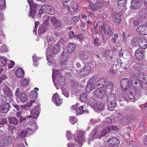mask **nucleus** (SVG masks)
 Listing matches in <instances>:
<instances>
[{"label":"nucleus","instance_id":"obj_1","mask_svg":"<svg viewBox=\"0 0 147 147\" xmlns=\"http://www.w3.org/2000/svg\"><path fill=\"white\" fill-rule=\"evenodd\" d=\"M61 49V45L56 44L53 47H48L46 54L48 61L49 62V58L51 56L52 53L54 54H57L60 52Z\"/></svg>","mask_w":147,"mask_h":147},{"label":"nucleus","instance_id":"obj_2","mask_svg":"<svg viewBox=\"0 0 147 147\" xmlns=\"http://www.w3.org/2000/svg\"><path fill=\"white\" fill-rule=\"evenodd\" d=\"M107 108L109 110H114L113 109L115 107L116 103L115 94L113 93H107Z\"/></svg>","mask_w":147,"mask_h":147},{"label":"nucleus","instance_id":"obj_3","mask_svg":"<svg viewBox=\"0 0 147 147\" xmlns=\"http://www.w3.org/2000/svg\"><path fill=\"white\" fill-rule=\"evenodd\" d=\"M120 85L123 91V95L125 94H127V91L129 92L131 87V84L129 80L126 78H123L121 80Z\"/></svg>","mask_w":147,"mask_h":147},{"label":"nucleus","instance_id":"obj_4","mask_svg":"<svg viewBox=\"0 0 147 147\" xmlns=\"http://www.w3.org/2000/svg\"><path fill=\"white\" fill-rule=\"evenodd\" d=\"M15 96L17 100H19L22 102H25L27 99V96L26 94L22 92L20 93V89L17 88L15 92Z\"/></svg>","mask_w":147,"mask_h":147},{"label":"nucleus","instance_id":"obj_5","mask_svg":"<svg viewBox=\"0 0 147 147\" xmlns=\"http://www.w3.org/2000/svg\"><path fill=\"white\" fill-rule=\"evenodd\" d=\"M97 79V77L94 76L90 79L86 88V91L87 92H89L95 88L94 84Z\"/></svg>","mask_w":147,"mask_h":147},{"label":"nucleus","instance_id":"obj_6","mask_svg":"<svg viewBox=\"0 0 147 147\" xmlns=\"http://www.w3.org/2000/svg\"><path fill=\"white\" fill-rule=\"evenodd\" d=\"M85 136V132L84 131H79L77 135V138L75 139V140L80 145V147L82 145V143Z\"/></svg>","mask_w":147,"mask_h":147},{"label":"nucleus","instance_id":"obj_7","mask_svg":"<svg viewBox=\"0 0 147 147\" xmlns=\"http://www.w3.org/2000/svg\"><path fill=\"white\" fill-rule=\"evenodd\" d=\"M127 93L129 92L127 91ZM127 94H125L124 95H123V92L121 94H119L118 95L119 98V101H123V100H125L126 101H127V97L125 96L127 95L128 96V98L130 99H132L134 98V94H133L132 92H130L129 94L127 95Z\"/></svg>","mask_w":147,"mask_h":147},{"label":"nucleus","instance_id":"obj_8","mask_svg":"<svg viewBox=\"0 0 147 147\" xmlns=\"http://www.w3.org/2000/svg\"><path fill=\"white\" fill-rule=\"evenodd\" d=\"M52 100L57 106H60L63 102V99L57 93H55L52 96Z\"/></svg>","mask_w":147,"mask_h":147},{"label":"nucleus","instance_id":"obj_9","mask_svg":"<svg viewBox=\"0 0 147 147\" xmlns=\"http://www.w3.org/2000/svg\"><path fill=\"white\" fill-rule=\"evenodd\" d=\"M91 70V67L88 65L86 66L82 69L78 71V74L80 76L87 75Z\"/></svg>","mask_w":147,"mask_h":147},{"label":"nucleus","instance_id":"obj_10","mask_svg":"<svg viewBox=\"0 0 147 147\" xmlns=\"http://www.w3.org/2000/svg\"><path fill=\"white\" fill-rule=\"evenodd\" d=\"M50 20L53 26L56 28H60L62 25L61 22L57 19L55 17H51Z\"/></svg>","mask_w":147,"mask_h":147},{"label":"nucleus","instance_id":"obj_11","mask_svg":"<svg viewBox=\"0 0 147 147\" xmlns=\"http://www.w3.org/2000/svg\"><path fill=\"white\" fill-rule=\"evenodd\" d=\"M144 50L141 48H138L136 51L135 53V56L138 60H142L144 57Z\"/></svg>","mask_w":147,"mask_h":147},{"label":"nucleus","instance_id":"obj_12","mask_svg":"<svg viewBox=\"0 0 147 147\" xmlns=\"http://www.w3.org/2000/svg\"><path fill=\"white\" fill-rule=\"evenodd\" d=\"M138 33L140 34L146 35L147 34V25H140L136 29Z\"/></svg>","mask_w":147,"mask_h":147},{"label":"nucleus","instance_id":"obj_13","mask_svg":"<svg viewBox=\"0 0 147 147\" xmlns=\"http://www.w3.org/2000/svg\"><path fill=\"white\" fill-rule=\"evenodd\" d=\"M105 90L102 88L96 89L94 92V94L98 98H102L105 95Z\"/></svg>","mask_w":147,"mask_h":147},{"label":"nucleus","instance_id":"obj_14","mask_svg":"<svg viewBox=\"0 0 147 147\" xmlns=\"http://www.w3.org/2000/svg\"><path fill=\"white\" fill-rule=\"evenodd\" d=\"M138 45L141 48L146 49L147 47V40L143 37L140 38Z\"/></svg>","mask_w":147,"mask_h":147},{"label":"nucleus","instance_id":"obj_15","mask_svg":"<svg viewBox=\"0 0 147 147\" xmlns=\"http://www.w3.org/2000/svg\"><path fill=\"white\" fill-rule=\"evenodd\" d=\"M12 141V138L10 136H7L2 140V143L5 146H8L10 144Z\"/></svg>","mask_w":147,"mask_h":147},{"label":"nucleus","instance_id":"obj_16","mask_svg":"<svg viewBox=\"0 0 147 147\" xmlns=\"http://www.w3.org/2000/svg\"><path fill=\"white\" fill-rule=\"evenodd\" d=\"M113 22L116 25H118L121 21V16L120 14L118 13H115L113 16Z\"/></svg>","mask_w":147,"mask_h":147},{"label":"nucleus","instance_id":"obj_17","mask_svg":"<svg viewBox=\"0 0 147 147\" xmlns=\"http://www.w3.org/2000/svg\"><path fill=\"white\" fill-rule=\"evenodd\" d=\"M56 76L57 77V83L61 86L64 85L65 81L64 78L62 76V75L58 73L57 74Z\"/></svg>","mask_w":147,"mask_h":147},{"label":"nucleus","instance_id":"obj_18","mask_svg":"<svg viewBox=\"0 0 147 147\" xmlns=\"http://www.w3.org/2000/svg\"><path fill=\"white\" fill-rule=\"evenodd\" d=\"M105 107V106L103 103L100 102H98L94 105L93 108L95 110H103L104 109H106Z\"/></svg>","mask_w":147,"mask_h":147},{"label":"nucleus","instance_id":"obj_19","mask_svg":"<svg viewBox=\"0 0 147 147\" xmlns=\"http://www.w3.org/2000/svg\"><path fill=\"white\" fill-rule=\"evenodd\" d=\"M46 12L49 14L52 15L55 12L52 6L47 4L44 5Z\"/></svg>","mask_w":147,"mask_h":147},{"label":"nucleus","instance_id":"obj_20","mask_svg":"<svg viewBox=\"0 0 147 147\" xmlns=\"http://www.w3.org/2000/svg\"><path fill=\"white\" fill-rule=\"evenodd\" d=\"M106 88V93L112 92V91L113 90L114 88V84L112 82L108 81L107 83Z\"/></svg>","mask_w":147,"mask_h":147},{"label":"nucleus","instance_id":"obj_21","mask_svg":"<svg viewBox=\"0 0 147 147\" xmlns=\"http://www.w3.org/2000/svg\"><path fill=\"white\" fill-rule=\"evenodd\" d=\"M1 98L2 101L5 103L9 104L11 103L12 101V96H3L2 94H0Z\"/></svg>","mask_w":147,"mask_h":147},{"label":"nucleus","instance_id":"obj_22","mask_svg":"<svg viewBox=\"0 0 147 147\" xmlns=\"http://www.w3.org/2000/svg\"><path fill=\"white\" fill-rule=\"evenodd\" d=\"M107 142L109 144H112V145L116 146H117L120 143L119 140L114 137L109 138Z\"/></svg>","mask_w":147,"mask_h":147},{"label":"nucleus","instance_id":"obj_23","mask_svg":"<svg viewBox=\"0 0 147 147\" xmlns=\"http://www.w3.org/2000/svg\"><path fill=\"white\" fill-rule=\"evenodd\" d=\"M3 91L4 93V95L3 96H13V93L10 89L8 87L5 86L3 89Z\"/></svg>","mask_w":147,"mask_h":147},{"label":"nucleus","instance_id":"obj_24","mask_svg":"<svg viewBox=\"0 0 147 147\" xmlns=\"http://www.w3.org/2000/svg\"><path fill=\"white\" fill-rule=\"evenodd\" d=\"M95 84L96 86L102 88L106 85L105 81L103 78H101L97 81L96 82Z\"/></svg>","mask_w":147,"mask_h":147},{"label":"nucleus","instance_id":"obj_25","mask_svg":"<svg viewBox=\"0 0 147 147\" xmlns=\"http://www.w3.org/2000/svg\"><path fill=\"white\" fill-rule=\"evenodd\" d=\"M76 48V45L72 43H69L67 47V50L69 53H72Z\"/></svg>","mask_w":147,"mask_h":147},{"label":"nucleus","instance_id":"obj_26","mask_svg":"<svg viewBox=\"0 0 147 147\" xmlns=\"http://www.w3.org/2000/svg\"><path fill=\"white\" fill-rule=\"evenodd\" d=\"M110 132V128H109L108 127H107L104 128L102 131L100 132V136L101 137H103L108 133Z\"/></svg>","mask_w":147,"mask_h":147},{"label":"nucleus","instance_id":"obj_27","mask_svg":"<svg viewBox=\"0 0 147 147\" xmlns=\"http://www.w3.org/2000/svg\"><path fill=\"white\" fill-rule=\"evenodd\" d=\"M38 128V126L36 123L34 122L33 123L32 125L29 126L28 127L27 126H25V129L29 131H34Z\"/></svg>","mask_w":147,"mask_h":147},{"label":"nucleus","instance_id":"obj_28","mask_svg":"<svg viewBox=\"0 0 147 147\" xmlns=\"http://www.w3.org/2000/svg\"><path fill=\"white\" fill-rule=\"evenodd\" d=\"M139 79L143 82L147 84V76L141 72L139 73L138 75Z\"/></svg>","mask_w":147,"mask_h":147},{"label":"nucleus","instance_id":"obj_29","mask_svg":"<svg viewBox=\"0 0 147 147\" xmlns=\"http://www.w3.org/2000/svg\"><path fill=\"white\" fill-rule=\"evenodd\" d=\"M46 41H47L49 44H51L52 43H54L57 40V37H54L53 35H51L46 38Z\"/></svg>","mask_w":147,"mask_h":147},{"label":"nucleus","instance_id":"obj_30","mask_svg":"<svg viewBox=\"0 0 147 147\" xmlns=\"http://www.w3.org/2000/svg\"><path fill=\"white\" fill-rule=\"evenodd\" d=\"M61 61L63 64H65L69 59L68 55L66 53L63 52L62 54Z\"/></svg>","mask_w":147,"mask_h":147},{"label":"nucleus","instance_id":"obj_31","mask_svg":"<svg viewBox=\"0 0 147 147\" xmlns=\"http://www.w3.org/2000/svg\"><path fill=\"white\" fill-rule=\"evenodd\" d=\"M16 74L18 78H22L24 75V71L22 68H19L16 70Z\"/></svg>","mask_w":147,"mask_h":147},{"label":"nucleus","instance_id":"obj_32","mask_svg":"<svg viewBox=\"0 0 147 147\" xmlns=\"http://www.w3.org/2000/svg\"><path fill=\"white\" fill-rule=\"evenodd\" d=\"M140 2L135 0H133L131 1V7L134 9L138 8L140 6Z\"/></svg>","mask_w":147,"mask_h":147},{"label":"nucleus","instance_id":"obj_33","mask_svg":"<svg viewBox=\"0 0 147 147\" xmlns=\"http://www.w3.org/2000/svg\"><path fill=\"white\" fill-rule=\"evenodd\" d=\"M8 120L9 123L14 125H17L19 123L18 119L15 117H9Z\"/></svg>","mask_w":147,"mask_h":147},{"label":"nucleus","instance_id":"obj_34","mask_svg":"<svg viewBox=\"0 0 147 147\" xmlns=\"http://www.w3.org/2000/svg\"><path fill=\"white\" fill-rule=\"evenodd\" d=\"M139 38L138 36H134L132 38L131 40V43L133 47H136L138 45L139 41Z\"/></svg>","mask_w":147,"mask_h":147},{"label":"nucleus","instance_id":"obj_35","mask_svg":"<svg viewBox=\"0 0 147 147\" xmlns=\"http://www.w3.org/2000/svg\"><path fill=\"white\" fill-rule=\"evenodd\" d=\"M103 5V4L102 3H100V1H98L93 4V7L94 10H95L100 9L102 7Z\"/></svg>","mask_w":147,"mask_h":147},{"label":"nucleus","instance_id":"obj_36","mask_svg":"<svg viewBox=\"0 0 147 147\" xmlns=\"http://www.w3.org/2000/svg\"><path fill=\"white\" fill-rule=\"evenodd\" d=\"M130 80L131 84H137L138 79L137 78L136 75L134 74L132 75L130 77Z\"/></svg>","mask_w":147,"mask_h":147},{"label":"nucleus","instance_id":"obj_37","mask_svg":"<svg viewBox=\"0 0 147 147\" xmlns=\"http://www.w3.org/2000/svg\"><path fill=\"white\" fill-rule=\"evenodd\" d=\"M31 115L27 117L28 118L30 117L31 118H36L39 115L38 111H30Z\"/></svg>","mask_w":147,"mask_h":147},{"label":"nucleus","instance_id":"obj_38","mask_svg":"<svg viewBox=\"0 0 147 147\" xmlns=\"http://www.w3.org/2000/svg\"><path fill=\"white\" fill-rule=\"evenodd\" d=\"M139 14L140 16L142 18L147 17V10L146 9H142L139 12Z\"/></svg>","mask_w":147,"mask_h":147},{"label":"nucleus","instance_id":"obj_39","mask_svg":"<svg viewBox=\"0 0 147 147\" xmlns=\"http://www.w3.org/2000/svg\"><path fill=\"white\" fill-rule=\"evenodd\" d=\"M7 59L4 57H0V65L5 66L7 63Z\"/></svg>","mask_w":147,"mask_h":147},{"label":"nucleus","instance_id":"obj_40","mask_svg":"<svg viewBox=\"0 0 147 147\" xmlns=\"http://www.w3.org/2000/svg\"><path fill=\"white\" fill-rule=\"evenodd\" d=\"M80 100L83 102H85L87 99L88 96L86 93L84 92L82 93L80 96Z\"/></svg>","mask_w":147,"mask_h":147},{"label":"nucleus","instance_id":"obj_41","mask_svg":"<svg viewBox=\"0 0 147 147\" xmlns=\"http://www.w3.org/2000/svg\"><path fill=\"white\" fill-rule=\"evenodd\" d=\"M49 17L48 16H46L43 17V19L44 20V22L42 24L43 26H47L49 25Z\"/></svg>","mask_w":147,"mask_h":147},{"label":"nucleus","instance_id":"obj_42","mask_svg":"<svg viewBox=\"0 0 147 147\" xmlns=\"http://www.w3.org/2000/svg\"><path fill=\"white\" fill-rule=\"evenodd\" d=\"M28 134V132L26 130H23L21 131L18 134V136L21 138H24Z\"/></svg>","mask_w":147,"mask_h":147},{"label":"nucleus","instance_id":"obj_43","mask_svg":"<svg viewBox=\"0 0 147 147\" xmlns=\"http://www.w3.org/2000/svg\"><path fill=\"white\" fill-rule=\"evenodd\" d=\"M46 12L44 5H42L39 9L38 12V16L39 17H41L43 13Z\"/></svg>","mask_w":147,"mask_h":147},{"label":"nucleus","instance_id":"obj_44","mask_svg":"<svg viewBox=\"0 0 147 147\" xmlns=\"http://www.w3.org/2000/svg\"><path fill=\"white\" fill-rule=\"evenodd\" d=\"M47 31V28L46 26H43L40 27L38 30V33H44Z\"/></svg>","mask_w":147,"mask_h":147},{"label":"nucleus","instance_id":"obj_45","mask_svg":"<svg viewBox=\"0 0 147 147\" xmlns=\"http://www.w3.org/2000/svg\"><path fill=\"white\" fill-rule=\"evenodd\" d=\"M9 106L8 104L5 103L1 105L0 109H1V110H9Z\"/></svg>","mask_w":147,"mask_h":147},{"label":"nucleus","instance_id":"obj_46","mask_svg":"<svg viewBox=\"0 0 147 147\" xmlns=\"http://www.w3.org/2000/svg\"><path fill=\"white\" fill-rule=\"evenodd\" d=\"M79 20V18L78 16H74L71 19V23L74 25L76 24L77 22Z\"/></svg>","mask_w":147,"mask_h":147},{"label":"nucleus","instance_id":"obj_47","mask_svg":"<svg viewBox=\"0 0 147 147\" xmlns=\"http://www.w3.org/2000/svg\"><path fill=\"white\" fill-rule=\"evenodd\" d=\"M30 94L31 98L33 99H35L37 97V92L33 90L30 92Z\"/></svg>","mask_w":147,"mask_h":147},{"label":"nucleus","instance_id":"obj_48","mask_svg":"<svg viewBox=\"0 0 147 147\" xmlns=\"http://www.w3.org/2000/svg\"><path fill=\"white\" fill-rule=\"evenodd\" d=\"M93 138H96L100 139L101 138L100 136V132L97 131L96 130H94L93 131Z\"/></svg>","mask_w":147,"mask_h":147},{"label":"nucleus","instance_id":"obj_49","mask_svg":"<svg viewBox=\"0 0 147 147\" xmlns=\"http://www.w3.org/2000/svg\"><path fill=\"white\" fill-rule=\"evenodd\" d=\"M127 119H126V120L124 121H126V123H129V122H128V121H131V120H133L135 119V117L134 115H130L129 116H128V117H127Z\"/></svg>","mask_w":147,"mask_h":147},{"label":"nucleus","instance_id":"obj_50","mask_svg":"<svg viewBox=\"0 0 147 147\" xmlns=\"http://www.w3.org/2000/svg\"><path fill=\"white\" fill-rule=\"evenodd\" d=\"M79 56L80 59L83 61L86 60L88 58L87 55L84 53H81Z\"/></svg>","mask_w":147,"mask_h":147},{"label":"nucleus","instance_id":"obj_51","mask_svg":"<svg viewBox=\"0 0 147 147\" xmlns=\"http://www.w3.org/2000/svg\"><path fill=\"white\" fill-rule=\"evenodd\" d=\"M28 83V80L24 78L22 79L21 81V84L23 87L27 84Z\"/></svg>","mask_w":147,"mask_h":147},{"label":"nucleus","instance_id":"obj_52","mask_svg":"<svg viewBox=\"0 0 147 147\" xmlns=\"http://www.w3.org/2000/svg\"><path fill=\"white\" fill-rule=\"evenodd\" d=\"M127 0H118L117 3L119 6H123L126 3Z\"/></svg>","mask_w":147,"mask_h":147},{"label":"nucleus","instance_id":"obj_53","mask_svg":"<svg viewBox=\"0 0 147 147\" xmlns=\"http://www.w3.org/2000/svg\"><path fill=\"white\" fill-rule=\"evenodd\" d=\"M36 10H31L30 12V14L29 15V16H32V18H34L36 17Z\"/></svg>","mask_w":147,"mask_h":147},{"label":"nucleus","instance_id":"obj_54","mask_svg":"<svg viewBox=\"0 0 147 147\" xmlns=\"http://www.w3.org/2000/svg\"><path fill=\"white\" fill-rule=\"evenodd\" d=\"M108 127L109 128H110L111 132L113 131H117L118 130V128L116 126H110Z\"/></svg>","mask_w":147,"mask_h":147},{"label":"nucleus","instance_id":"obj_55","mask_svg":"<svg viewBox=\"0 0 147 147\" xmlns=\"http://www.w3.org/2000/svg\"><path fill=\"white\" fill-rule=\"evenodd\" d=\"M63 94L66 97H68L69 96V93L68 91L65 89H63L62 90Z\"/></svg>","mask_w":147,"mask_h":147},{"label":"nucleus","instance_id":"obj_56","mask_svg":"<svg viewBox=\"0 0 147 147\" xmlns=\"http://www.w3.org/2000/svg\"><path fill=\"white\" fill-rule=\"evenodd\" d=\"M106 31L107 32V34L109 35H111L113 34V32L110 27L107 28Z\"/></svg>","mask_w":147,"mask_h":147},{"label":"nucleus","instance_id":"obj_57","mask_svg":"<svg viewBox=\"0 0 147 147\" xmlns=\"http://www.w3.org/2000/svg\"><path fill=\"white\" fill-rule=\"evenodd\" d=\"M66 41V39L63 37L62 38L58 41L56 44L60 45H62V43Z\"/></svg>","mask_w":147,"mask_h":147},{"label":"nucleus","instance_id":"obj_58","mask_svg":"<svg viewBox=\"0 0 147 147\" xmlns=\"http://www.w3.org/2000/svg\"><path fill=\"white\" fill-rule=\"evenodd\" d=\"M37 7V5L34 3L30 5V10H36Z\"/></svg>","mask_w":147,"mask_h":147},{"label":"nucleus","instance_id":"obj_59","mask_svg":"<svg viewBox=\"0 0 147 147\" xmlns=\"http://www.w3.org/2000/svg\"><path fill=\"white\" fill-rule=\"evenodd\" d=\"M115 66L116 67V68L117 69L116 71H119L121 73H122V71H121L120 70H119V69H120L121 68V64L119 63H117L116 64H115Z\"/></svg>","mask_w":147,"mask_h":147},{"label":"nucleus","instance_id":"obj_60","mask_svg":"<svg viewBox=\"0 0 147 147\" xmlns=\"http://www.w3.org/2000/svg\"><path fill=\"white\" fill-rule=\"evenodd\" d=\"M5 4V0H0V9L3 8Z\"/></svg>","mask_w":147,"mask_h":147},{"label":"nucleus","instance_id":"obj_61","mask_svg":"<svg viewBox=\"0 0 147 147\" xmlns=\"http://www.w3.org/2000/svg\"><path fill=\"white\" fill-rule=\"evenodd\" d=\"M69 120L71 123L74 124L76 122V119H75V117L73 116L70 117L69 118Z\"/></svg>","mask_w":147,"mask_h":147},{"label":"nucleus","instance_id":"obj_62","mask_svg":"<svg viewBox=\"0 0 147 147\" xmlns=\"http://www.w3.org/2000/svg\"><path fill=\"white\" fill-rule=\"evenodd\" d=\"M7 123V121L5 119H2L0 120V125H2Z\"/></svg>","mask_w":147,"mask_h":147},{"label":"nucleus","instance_id":"obj_63","mask_svg":"<svg viewBox=\"0 0 147 147\" xmlns=\"http://www.w3.org/2000/svg\"><path fill=\"white\" fill-rule=\"evenodd\" d=\"M140 21L139 20H135L133 21V24L135 26L139 25L140 23Z\"/></svg>","mask_w":147,"mask_h":147},{"label":"nucleus","instance_id":"obj_64","mask_svg":"<svg viewBox=\"0 0 147 147\" xmlns=\"http://www.w3.org/2000/svg\"><path fill=\"white\" fill-rule=\"evenodd\" d=\"M74 32L70 31L68 33V36L70 38H72L74 37H75L74 35Z\"/></svg>","mask_w":147,"mask_h":147}]
</instances>
